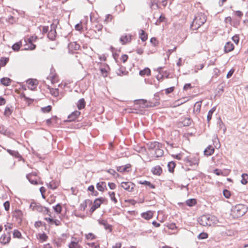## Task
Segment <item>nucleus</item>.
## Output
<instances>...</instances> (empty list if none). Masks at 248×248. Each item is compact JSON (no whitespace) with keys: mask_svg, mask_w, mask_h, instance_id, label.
<instances>
[{"mask_svg":"<svg viewBox=\"0 0 248 248\" xmlns=\"http://www.w3.org/2000/svg\"><path fill=\"white\" fill-rule=\"evenodd\" d=\"M214 173H215L217 175L227 176L229 174V173H230V171L223 172L221 170L216 169L214 170Z\"/></svg>","mask_w":248,"mask_h":248,"instance_id":"44","label":"nucleus"},{"mask_svg":"<svg viewBox=\"0 0 248 248\" xmlns=\"http://www.w3.org/2000/svg\"><path fill=\"white\" fill-rule=\"evenodd\" d=\"M96 188L97 190L100 192H103L107 189L106 183L102 181L96 184Z\"/></svg>","mask_w":248,"mask_h":248,"instance_id":"25","label":"nucleus"},{"mask_svg":"<svg viewBox=\"0 0 248 248\" xmlns=\"http://www.w3.org/2000/svg\"><path fill=\"white\" fill-rule=\"evenodd\" d=\"M90 209L89 210V212L86 211V213L90 214H92L96 209L98 208L93 203V204L92 203L91 206H90Z\"/></svg>","mask_w":248,"mask_h":248,"instance_id":"55","label":"nucleus"},{"mask_svg":"<svg viewBox=\"0 0 248 248\" xmlns=\"http://www.w3.org/2000/svg\"><path fill=\"white\" fill-rule=\"evenodd\" d=\"M186 203L189 206H192L196 204V201L194 199H189L186 201Z\"/></svg>","mask_w":248,"mask_h":248,"instance_id":"54","label":"nucleus"},{"mask_svg":"<svg viewBox=\"0 0 248 248\" xmlns=\"http://www.w3.org/2000/svg\"><path fill=\"white\" fill-rule=\"evenodd\" d=\"M88 190L92 192V195L93 196H96L98 194L97 191L95 190L94 186L93 185L89 186L88 188Z\"/></svg>","mask_w":248,"mask_h":248,"instance_id":"52","label":"nucleus"},{"mask_svg":"<svg viewBox=\"0 0 248 248\" xmlns=\"http://www.w3.org/2000/svg\"><path fill=\"white\" fill-rule=\"evenodd\" d=\"M37 238L39 242L43 243L46 241L48 238V236L45 232L39 233L36 235Z\"/></svg>","mask_w":248,"mask_h":248,"instance_id":"23","label":"nucleus"},{"mask_svg":"<svg viewBox=\"0 0 248 248\" xmlns=\"http://www.w3.org/2000/svg\"><path fill=\"white\" fill-rule=\"evenodd\" d=\"M22 46L21 41L15 43L12 46V49L15 51H18Z\"/></svg>","mask_w":248,"mask_h":248,"instance_id":"45","label":"nucleus"},{"mask_svg":"<svg viewBox=\"0 0 248 248\" xmlns=\"http://www.w3.org/2000/svg\"><path fill=\"white\" fill-rule=\"evenodd\" d=\"M54 211L58 214H60L62 211V207L60 204H58L57 205L53 207Z\"/></svg>","mask_w":248,"mask_h":248,"instance_id":"58","label":"nucleus"},{"mask_svg":"<svg viewBox=\"0 0 248 248\" xmlns=\"http://www.w3.org/2000/svg\"><path fill=\"white\" fill-rule=\"evenodd\" d=\"M131 41V35L130 34H125L122 35L120 38V42L123 45H125L130 43Z\"/></svg>","mask_w":248,"mask_h":248,"instance_id":"20","label":"nucleus"},{"mask_svg":"<svg viewBox=\"0 0 248 248\" xmlns=\"http://www.w3.org/2000/svg\"><path fill=\"white\" fill-rule=\"evenodd\" d=\"M38 39V37L36 35L32 36L28 39V42L30 44V47H25V50H32L36 47V46L33 44V42H35Z\"/></svg>","mask_w":248,"mask_h":248,"instance_id":"8","label":"nucleus"},{"mask_svg":"<svg viewBox=\"0 0 248 248\" xmlns=\"http://www.w3.org/2000/svg\"><path fill=\"white\" fill-rule=\"evenodd\" d=\"M206 21V17L204 14L198 13L195 16L191 25L190 28L193 31H196L200 28Z\"/></svg>","mask_w":248,"mask_h":248,"instance_id":"1","label":"nucleus"},{"mask_svg":"<svg viewBox=\"0 0 248 248\" xmlns=\"http://www.w3.org/2000/svg\"><path fill=\"white\" fill-rule=\"evenodd\" d=\"M69 248H82V246L79 244L78 242L71 241L68 244Z\"/></svg>","mask_w":248,"mask_h":248,"instance_id":"35","label":"nucleus"},{"mask_svg":"<svg viewBox=\"0 0 248 248\" xmlns=\"http://www.w3.org/2000/svg\"><path fill=\"white\" fill-rule=\"evenodd\" d=\"M92 205V201L90 200H86L81 202L78 207V211L80 212H85L88 206Z\"/></svg>","mask_w":248,"mask_h":248,"instance_id":"11","label":"nucleus"},{"mask_svg":"<svg viewBox=\"0 0 248 248\" xmlns=\"http://www.w3.org/2000/svg\"><path fill=\"white\" fill-rule=\"evenodd\" d=\"M197 237L199 240L205 239L208 237V234L207 232H202L200 233Z\"/></svg>","mask_w":248,"mask_h":248,"instance_id":"50","label":"nucleus"},{"mask_svg":"<svg viewBox=\"0 0 248 248\" xmlns=\"http://www.w3.org/2000/svg\"><path fill=\"white\" fill-rule=\"evenodd\" d=\"M138 104L140 105L142 108H148L146 107L148 104V100L144 99H140L137 101Z\"/></svg>","mask_w":248,"mask_h":248,"instance_id":"47","label":"nucleus"},{"mask_svg":"<svg viewBox=\"0 0 248 248\" xmlns=\"http://www.w3.org/2000/svg\"><path fill=\"white\" fill-rule=\"evenodd\" d=\"M154 214V211H148L146 212L142 213L141 214V217L146 220H149L153 217Z\"/></svg>","mask_w":248,"mask_h":248,"instance_id":"24","label":"nucleus"},{"mask_svg":"<svg viewBox=\"0 0 248 248\" xmlns=\"http://www.w3.org/2000/svg\"><path fill=\"white\" fill-rule=\"evenodd\" d=\"M45 215H48L49 216L48 217H53L55 218V217L52 215L49 209L48 208L44 209V212L43 213Z\"/></svg>","mask_w":248,"mask_h":248,"instance_id":"59","label":"nucleus"},{"mask_svg":"<svg viewBox=\"0 0 248 248\" xmlns=\"http://www.w3.org/2000/svg\"><path fill=\"white\" fill-rule=\"evenodd\" d=\"M213 218H215V217H210L205 215L202 216L199 218L198 222L203 226H211L212 223V220Z\"/></svg>","mask_w":248,"mask_h":248,"instance_id":"3","label":"nucleus"},{"mask_svg":"<svg viewBox=\"0 0 248 248\" xmlns=\"http://www.w3.org/2000/svg\"><path fill=\"white\" fill-rule=\"evenodd\" d=\"M13 216L16 218L21 219L23 217V213L20 210H16L13 212Z\"/></svg>","mask_w":248,"mask_h":248,"instance_id":"42","label":"nucleus"},{"mask_svg":"<svg viewBox=\"0 0 248 248\" xmlns=\"http://www.w3.org/2000/svg\"><path fill=\"white\" fill-rule=\"evenodd\" d=\"M58 118L56 116H53L51 118L46 120V124L47 126H49L51 124H57Z\"/></svg>","mask_w":248,"mask_h":248,"instance_id":"32","label":"nucleus"},{"mask_svg":"<svg viewBox=\"0 0 248 248\" xmlns=\"http://www.w3.org/2000/svg\"><path fill=\"white\" fill-rule=\"evenodd\" d=\"M85 237L88 240H93L96 238V236L94 233L92 232L86 234Z\"/></svg>","mask_w":248,"mask_h":248,"instance_id":"46","label":"nucleus"},{"mask_svg":"<svg viewBox=\"0 0 248 248\" xmlns=\"http://www.w3.org/2000/svg\"><path fill=\"white\" fill-rule=\"evenodd\" d=\"M27 178L31 184L34 185L38 184V177L37 172H32L28 174Z\"/></svg>","mask_w":248,"mask_h":248,"instance_id":"7","label":"nucleus"},{"mask_svg":"<svg viewBox=\"0 0 248 248\" xmlns=\"http://www.w3.org/2000/svg\"><path fill=\"white\" fill-rule=\"evenodd\" d=\"M234 46L233 44L231 42H227L224 46V51L225 52L228 53L232 51L234 49Z\"/></svg>","mask_w":248,"mask_h":248,"instance_id":"27","label":"nucleus"},{"mask_svg":"<svg viewBox=\"0 0 248 248\" xmlns=\"http://www.w3.org/2000/svg\"><path fill=\"white\" fill-rule=\"evenodd\" d=\"M152 173L155 175L160 176L162 173V169L159 165L154 167L151 170Z\"/></svg>","mask_w":248,"mask_h":248,"instance_id":"22","label":"nucleus"},{"mask_svg":"<svg viewBox=\"0 0 248 248\" xmlns=\"http://www.w3.org/2000/svg\"><path fill=\"white\" fill-rule=\"evenodd\" d=\"M185 161L190 166L198 165L199 162V159L195 157H191L190 156H187L185 158Z\"/></svg>","mask_w":248,"mask_h":248,"instance_id":"13","label":"nucleus"},{"mask_svg":"<svg viewBox=\"0 0 248 248\" xmlns=\"http://www.w3.org/2000/svg\"><path fill=\"white\" fill-rule=\"evenodd\" d=\"M86 105V102L84 98H81L78 100L77 104V107L78 109H81L85 108Z\"/></svg>","mask_w":248,"mask_h":248,"instance_id":"36","label":"nucleus"},{"mask_svg":"<svg viewBox=\"0 0 248 248\" xmlns=\"http://www.w3.org/2000/svg\"><path fill=\"white\" fill-rule=\"evenodd\" d=\"M47 89L49 90L50 94L54 96L57 97L59 95V90L58 88H51L49 85H46Z\"/></svg>","mask_w":248,"mask_h":248,"instance_id":"26","label":"nucleus"},{"mask_svg":"<svg viewBox=\"0 0 248 248\" xmlns=\"http://www.w3.org/2000/svg\"><path fill=\"white\" fill-rule=\"evenodd\" d=\"M30 207L32 209V210L42 212L43 213L44 212V209L47 208L43 207L35 202L31 203Z\"/></svg>","mask_w":248,"mask_h":248,"instance_id":"17","label":"nucleus"},{"mask_svg":"<svg viewBox=\"0 0 248 248\" xmlns=\"http://www.w3.org/2000/svg\"><path fill=\"white\" fill-rule=\"evenodd\" d=\"M139 34L140 38L143 42H144L147 40L148 35L143 30H140Z\"/></svg>","mask_w":248,"mask_h":248,"instance_id":"40","label":"nucleus"},{"mask_svg":"<svg viewBox=\"0 0 248 248\" xmlns=\"http://www.w3.org/2000/svg\"><path fill=\"white\" fill-rule=\"evenodd\" d=\"M11 240V235L10 232L4 233L0 237V243L5 245L10 242Z\"/></svg>","mask_w":248,"mask_h":248,"instance_id":"14","label":"nucleus"},{"mask_svg":"<svg viewBox=\"0 0 248 248\" xmlns=\"http://www.w3.org/2000/svg\"><path fill=\"white\" fill-rule=\"evenodd\" d=\"M99 223L104 226L106 230H108L109 232H111L112 230V227L111 225L108 223L107 221L105 220H100L99 221Z\"/></svg>","mask_w":248,"mask_h":248,"instance_id":"30","label":"nucleus"},{"mask_svg":"<svg viewBox=\"0 0 248 248\" xmlns=\"http://www.w3.org/2000/svg\"><path fill=\"white\" fill-rule=\"evenodd\" d=\"M21 232L17 230H15L13 232V237L14 238H20L21 237Z\"/></svg>","mask_w":248,"mask_h":248,"instance_id":"60","label":"nucleus"},{"mask_svg":"<svg viewBox=\"0 0 248 248\" xmlns=\"http://www.w3.org/2000/svg\"><path fill=\"white\" fill-rule=\"evenodd\" d=\"M241 183L243 185H246L248 183V174L246 173H243L242 175V180L241 181Z\"/></svg>","mask_w":248,"mask_h":248,"instance_id":"48","label":"nucleus"},{"mask_svg":"<svg viewBox=\"0 0 248 248\" xmlns=\"http://www.w3.org/2000/svg\"><path fill=\"white\" fill-rule=\"evenodd\" d=\"M51 81L52 84H55L59 82V76L55 71H51L47 78Z\"/></svg>","mask_w":248,"mask_h":248,"instance_id":"9","label":"nucleus"},{"mask_svg":"<svg viewBox=\"0 0 248 248\" xmlns=\"http://www.w3.org/2000/svg\"><path fill=\"white\" fill-rule=\"evenodd\" d=\"M106 199L103 197H100L96 199L93 202V203L97 206L98 208L100 207L101 204L106 201Z\"/></svg>","mask_w":248,"mask_h":248,"instance_id":"34","label":"nucleus"},{"mask_svg":"<svg viewBox=\"0 0 248 248\" xmlns=\"http://www.w3.org/2000/svg\"><path fill=\"white\" fill-rule=\"evenodd\" d=\"M160 104V98L158 96H155L153 98L148 101L146 107L149 108L155 107Z\"/></svg>","mask_w":248,"mask_h":248,"instance_id":"5","label":"nucleus"},{"mask_svg":"<svg viewBox=\"0 0 248 248\" xmlns=\"http://www.w3.org/2000/svg\"><path fill=\"white\" fill-rule=\"evenodd\" d=\"M108 195L109 196L110 200L112 202H113L115 204L117 203L118 201L115 197V193L114 192L109 191L108 192Z\"/></svg>","mask_w":248,"mask_h":248,"instance_id":"41","label":"nucleus"},{"mask_svg":"<svg viewBox=\"0 0 248 248\" xmlns=\"http://www.w3.org/2000/svg\"><path fill=\"white\" fill-rule=\"evenodd\" d=\"M102 28H103V25L101 23H97L94 27L95 31H102Z\"/></svg>","mask_w":248,"mask_h":248,"instance_id":"62","label":"nucleus"},{"mask_svg":"<svg viewBox=\"0 0 248 248\" xmlns=\"http://www.w3.org/2000/svg\"><path fill=\"white\" fill-rule=\"evenodd\" d=\"M147 145L149 149L154 151L159 148H162L161 144L156 141L151 142L148 143Z\"/></svg>","mask_w":248,"mask_h":248,"instance_id":"18","label":"nucleus"},{"mask_svg":"<svg viewBox=\"0 0 248 248\" xmlns=\"http://www.w3.org/2000/svg\"><path fill=\"white\" fill-rule=\"evenodd\" d=\"M110 70V69L109 66L107 64H103L100 68L101 74L104 78L108 77L109 74Z\"/></svg>","mask_w":248,"mask_h":248,"instance_id":"10","label":"nucleus"},{"mask_svg":"<svg viewBox=\"0 0 248 248\" xmlns=\"http://www.w3.org/2000/svg\"><path fill=\"white\" fill-rule=\"evenodd\" d=\"M116 73L118 76H124L128 74V72L126 70L125 67L121 66L116 70Z\"/></svg>","mask_w":248,"mask_h":248,"instance_id":"19","label":"nucleus"},{"mask_svg":"<svg viewBox=\"0 0 248 248\" xmlns=\"http://www.w3.org/2000/svg\"><path fill=\"white\" fill-rule=\"evenodd\" d=\"M215 152V149L212 145L208 146L204 151V154L206 156L211 155Z\"/></svg>","mask_w":248,"mask_h":248,"instance_id":"29","label":"nucleus"},{"mask_svg":"<svg viewBox=\"0 0 248 248\" xmlns=\"http://www.w3.org/2000/svg\"><path fill=\"white\" fill-rule=\"evenodd\" d=\"M5 230H10L13 228V224L12 223L7 222L6 224L4 225Z\"/></svg>","mask_w":248,"mask_h":248,"instance_id":"63","label":"nucleus"},{"mask_svg":"<svg viewBox=\"0 0 248 248\" xmlns=\"http://www.w3.org/2000/svg\"><path fill=\"white\" fill-rule=\"evenodd\" d=\"M223 194L224 196L227 199H229L231 195V192L227 189H224L223 191Z\"/></svg>","mask_w":248,"mask_h":248,"instance_id":"64","label":"nucleus"},{"mask_svg":"<svg viewBox=\"0 0 248 248\" xmlns=\"http://www.w3.org/2000/svg\"><path fill=\"white\" fill-rule=\"evenodd\" d=\"M80 113L79 111H75L69 115L68 118L70 121H75L80 115Z\"/></svg>","mask_w":248,"mask_h":248,"instance_id":"33","label":"nucleus"},{"mask_svg":"<svg viewBox=\"0 0 248 248\" xmlns=\"http://www.w3.org/2000/svg\"><path fill=\"white\" fill-rule=\"evenodd\" d=\"M12 113V110L9 107H6L4 112V115L6 116L9 117Z\"/></svg>","mask_w":248,"mask_h":248,"instance_id":"61","label":"nucleus"},{"mask_svg":"<svg viewBox=\"0 0 248 248\" xmlns=\"http://www.w3.org/2000/svg\"><path fill=\"white\" fill-rule=\"evenodd\" d=\"M59 185V183L55 181H51L48 185V187L52 189H55L57 188Z\"/></svg>","mask_w":248,"mask_h":248,"instance_id":"43","label":"nucleus"},{"mask_svg":"<svg viewBox=\"0 0 248 248\" xmlns=\"http://www.w3.org/2000/svg\"><path fill=\"white\" fill-rule=\"evenodd\" d=\"M120 186L124 190L129 192L133 191L135 187V184L130 181L122 182Z\"/></svg>","mask_w":248,"mask_h":248,"instance_id":"4","label":"nucleus"},{"mask_svg":"<svg viewBox=\"0 0 248 248\" xmlns=\"http://www.w3.org/2000/svg\"><path fill=\"white\" fill-rule=\"evenodd\" d=\"M247 211L246 206L244 204H237L232 210V215L234 218H238L243 216Z\"/></svg>","mask_w":248,"mask_h":248,"instance_id":"2","label":"nucleus"},{"mask_svg":"<svg viewBox=\"0 0 248 248\" xmlns=\"http://www.w3.org/2000/svg\"><path fill=\"white\" fill-rule=\"evenodd\" d=\"M87 245L91 248H100V244L98 242L88 243H87Z\"/></svg>","mask_w":248,"mask_h":248,"instance_id":"51","label":"nucleus"},{"mask_svg":"<svg viewBox=\"0 0 248 248\" xmlns=\"http://www.w3.org/2000/svg\"><path fill=\"white\" fill-rule=\"evenodd\" d=\"M176 167V164L173 161L169 162L168 164V170L170 172L173 173Z\"/></svg>","mask_w":248,"mask_h":248,"instance_id":"38","label":"nucleus"},{"mask_svg":"<svg viewBox=\"0 0 248 248\" xmlns=\"http://www.w3.org/2000/svg\"><path fill=\"white\" fill-rule=\"evenodd\" d=\"M157 71L161 75V77L160 78H158V80H162L164 78H170V72L168 70H163V68L161 67H158L157 69Z\"/></svg>","mask_w":248,"mask_h":248,"instance_id":"12","label":"nucleus"},{"mask_svg":"<svg viewBox=\"0 0 248 248\" xmlns=\"http://www.w3.org/2000/svg\"><path fill=\"white\" fill-rule=\"evenodd\" d=\"M52 110V107L50 105L41 108V111L43 113H48Z\"/></svg>","mask_w":248,"mask_h":248,"instance_id":"56","label":"nucleus"},{"mask_svg":"<svg viewBox=\"0 0 248 248\" xmlns=\"http://www.w3.org/2000/svg\"><path fill=\"white\" fill-rule=\"evenodd\" d=\"M0 82L3 85L7 86L10 85L11 80L8 78H3L0 79Z\"/></svg>","mask_w":248,"mask_h":248,"instance_id":"39","label":"nucleus"},{"mask_svg":"<svg viewBox=\"0 0 248 248\" xmlns=\"http://www.w3.org/2000/svg\"><path fill=\"white\" fill-rule=\"evenodd\" d=\"M216 107H214L213 108H212L208 112V115H207V121L208 122H210V121L212 119V115L213 114V113L215 112V111L216 110Z\"/></svg>","mask_w":248,"mask_h":248,"instance_id":"49","label":"nucleus"},{"mask_svg":"<svg viewBox=\"0 0 248 248\" xmlns=\"http://www.w3.org/2000/svg\"><path fill=\"white\" fill-rule=\"evenodd\" d=\"M26 83L28 87L31 90H34L36 88L38 84L37 80L34 79H29L27 81Z\"/></svg>","mask_w":248,"mask_h":248,"instance_id":"16","label":"nucleus"},{"mask_svg":"<svg viewBox=\"0 0 248 248\" xmlns=\"http://www.w3.org/2000/svg\"><path fill=\"white\" fill-rule=\"evenodd\" d=\"M53 26V24H51L52 29L49 31L48 33L47 37L48 38L54 41L56 39L57 36V32L55 29H52V27Z\"/></svg>","mask_w":248,"mask_h":248,"instance_id":"21","label":"nucleus"},{"mask_svg":"<svg viewBox=\"0 0 248 248\" xmlns=\"http://www.w3.org/2000/svg\"><path fill=\"white\" fill-rule=\"evenodd\" d=\"M68 48L70 52L74 53L80 49V46L76 42H72L68 44Z\"/></svg>","mask_w":248,"mask_h":248,"instance_id":"6","label":"nucleus"},{"mask_svg":"<svg viewBox=\"0 0 248 248\" xmlns=\"http://www.w3.org/2000/svg\"><path fill=\"white\" fill-rule=\"evenodd\" d=\"M139 184L142 185H144L148 187L150 189H155V186L154 184L151 183L149 181H147L146 180L144 181H140Z\"/></svg>","mask_w":248,"mask_h":248,"instance_id":"28","label":"nucleus"},{"mask_svg":"<svg viewBox=\"0 0 248 248\" xmlns=\"http://www.w3.org/2000/svg\"><path fill=\"white\" fill-rule=\"evenodd\" d=\"M131 165L127 164L124 166L119 167L118 170L121 172H128L131 170Z\"/></svg>","mask_w":248,"mask_h":248,"instance_id":"31","label":"nucleus"},{"mask_svg":"<svg viewBox=\"0 0 248 248\" xmlns=\"http://www.w3.org/2000/svg\"><path fill=\"white\" fill-rule=\"evenodd\" d=\"M9 61V58L2 57L0 59V65L1 66H4Z\"/></svg>","mask_w":248,"mask_h":248,"instance_id":"53","label":"nucleus"},{"mask_svg":"<svg viewBox=\"0 0 248 248\" xmlns=\"http://www.w3.org/2000/svg\"><path fill=\"white\" fill-rule=\"evenodd\" d=\"M140 75L141 76H149L151 75V70L149 68H145L140 71Z\"/></svg>","mask_w":248,"mask_h":248,"instance_id":"37","label":"nucleus"},{"mask_svg":"<svg viewBox=\"0 0 248 248\" xmlns=\"http://www.w3.org/2000/svg\"><path fill=\"white\" fill-rule=\"evenodd\" d=\"M161 148H159L155 151V154L156 157L161 156L163 155V151Z\"/></svg>","mask_w":248,"mask_h":248,"instance_id":"57","label":"nucleus"},{"mask_svg":"<svg viewBox=\"0 0 248 248\" xmlns=\"http://www.w3.org/2000/svg\"><path fill=\"white\" fill-rule=\"evenodd\" d=\"M44 219L51 225H55L56 226H59L62 224L61 221L60 220L55 219V218L45 217Z\"/></svg>","mask_w":248,"mask_h":248,"instance_id":"15","label":"nucleus"}]
</instances>
